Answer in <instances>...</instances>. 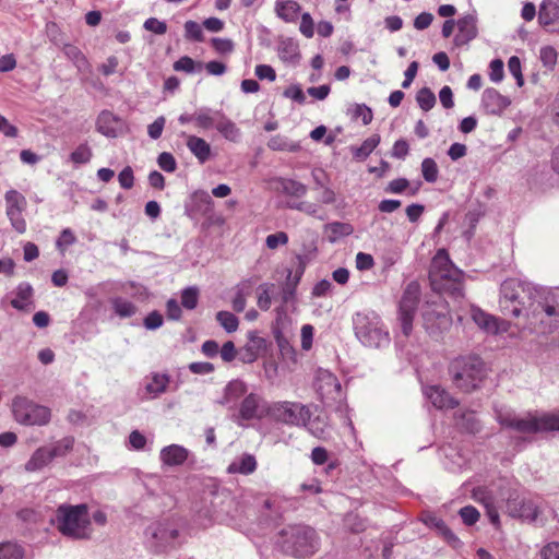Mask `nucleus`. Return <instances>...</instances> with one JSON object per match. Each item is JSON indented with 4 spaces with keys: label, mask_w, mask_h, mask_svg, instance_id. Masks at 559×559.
Listing matches in <instances>:
<instances>
[{
    "label": "nucleus",
    "mask_w": 559,
    "mask_h": 559,
    "mask_svg": "<svg viewBox=\"0 0 559 559\" xmlns=\"http://www.w3.org/2000/svg\"><path fill=\"white\" fill-rule=\"evenodd\" d=\"M551 293L554 290L540 289L518 278H508L500 286V310L504 316L525 317L532 330L549 332L554 328V322H547L540 301H545Z\"/></svg>",
    "instance_id": "1"
},
{
    "label": "nucleus",
    "mask_w": 559,
    "mask_h": 559,
    "mask_svg": "<svg viewBox=\"0 0 559 559\" xmlns=\"http://www.w3.org/2000/svg\"><path fill=\"white\" fill-rule=\"evenodd\" d=\"M498 423L525 438L540 431H559V413L518 415L510 408L496 409Z\"/></svg>",
    "instance_id": "2"
},
{
    "label": "nucleus",
    "mask_w": 559,
    "mask_h": 559,
    "mask_svg": "<svg viewBox=\"0 0 559 559\" xmlns=\"http://www.w3.org/2000/svg\"><path fill=\"white\" fill-rule=\"evenodd\" d=\"M463 272L452 263L448 252L444 249L438 250L429 269L431 288L460 298L463 296Z\"/></svg>",
    "instance_id": "3"
},
{
    "label": "nucleus",
    "mask_w": 559,
    "mask_h": 559,
    "mask_svg": "<svg viewBox=\"0 0 559 559\" xmlns=\"http://www.w3.org/2000/svg\"><path fill=\"white\" fill-rule=\"evenodd\" d=\"M52 523L63 536L72 539H88L93 533L91 515L85 503L60 504L55 512Z\"/></svg>",
    "instance_id": "4"
},
{
    "label": "nucleus",
    "mask_w": 559,
    "mask_h": 559,
    "mask_svg": "<svg viewBox=\"0 0 559 559\" xmlns=\"http://www.w3.org/2000/svg\"><path fill=\"white\" fill-rule=\"evenodd\" d=\"M277 546L288 556L306 558L318 551L319 537L310 526L290 525L280 532Z\"/></svg>",
    "instance_id": "5"
},
{
    "label": "nucleus",
    "mask_w": 559,
    "mask_h": 559,
    "mask_svg": "<svg viewBox=\"0 0 559 559\" xmlns=\"http://www.w3.org/2000/svg\"><path fill=\"white\" fill-rule=\"evenodd\" d=\"M449 372L453 384L468 393L479 388L486 376V368L479 356L463 355L451 361Z\"/></svg>",
    "instance_id": "6"
},
{
    "label": "nucleus",
    "mask_w": 559,
    "mask_h": 559,
    "mask_svg": "<svg viewBox=\"0 0 559 559\" xmlns=\"http://www.w3.org/2000/svg\"><path fill=\"white\" fill-rule=\"evenodd\" d=\"M356 337L368 347H385L390 344V333L374 311L357 312L353 317Z\"/></svg>",
    "instance_id": "7"
},
{
    "label": "nucleus",
    "mask_w": 559,
    "mask_h": 559,
    "mask_svg": "<svg viewBox=\"0 0 559 559\" xmlns=\"http://www.w3.org/2000/svg\"><path fill=\"white\" fill-rule=\"evenodd\" d=\"M144 534L148 547L155 552H163L176 547L179 528L174 520L164 519L150 524Z\"/></svg>",
    "instance_id": "8"
},
{
    "label": "nucleus",
    "mask_w": 559,
    "mask_h": 559,
    "mask_svg": "<svg viewBox=\"0 0 559 559\" xmlns=\"http://www.w3.org/2000/svg\"><path fill=\"white\" fill-rule=\"evenodd\" d=\"M12 413L19 424L26 426H44L51 418V412L48 407L20 395L12 401Z\"/></svg>",
    "instance_id": "9"
},
{
    "label": "nucleus",
    "mask_w": 559,
    "mask_h": 559,
    "mask_svg": "<svg viewBox=\"0 0 559 559\" xmlns=\"http://www.w3.org/2000/svg\"><path fill=\"white\" fill-rule=\"evenodd\" d=\"M269 416L282 424L300 427L309 420V408L298 402H275L269 406Z\"/></svg>",
    "instance_id": "10"
},
{
    "label": "nucleus",
    "mask_w": 559,
    "mask_h": 559,
    "mask_svg": "<svg viewBox=\"0 0 559 559\" xmlns=\"http://www.w3.org/2000/svg\"><path fill=\"white\" fill-rule=\"evenodd\" d=\"M419 305V284L412 282L405 288L400 301L399 320L401 329L405 336H409L413 331V321Z\"/></svg>",
    "instance_id": "11"
},
{
    "label": "nucleus",
    "mask_w": 559,
    "mask_h": 559,
    "mask_svg": "<svg viewBox=\"0 0 559 559\" xmlns=\"http://www.w3.org/2000/svg\"><path fill=\"white\" fill-rule=\"evenodd\" d=\"M507 511L513 518H520L528 522L544 525L543 520L539 519L542 511L533 500L519 498L509 499L507 502Z\"/></svg>",
    "instance_id": "12"
},
{
    "label": "nucleus",
    "mask_w": 559,
    "mask_h": 559,
    "mask_svg": "<svg viewBox=\"0 0 559 559\" xmlns=\"http://www.w3.org/2000/svg\"><path fill=\"white\" fill-rule=\"evenodd\" d=\"M267 403L257 393L245 396L239 407V416L243 420L262 419L269 416Z\"/></svg>",
    "instance_id": "13"
},
{
    "label": "nucleus",
    "mask_w": 559,
    "mask_h": 559,
    "mask_svg": "<svg viewBox=\"0 0 559 559\" xmlns=\"http://www.w3.org/2000/svg\"><path fill=\"white\" fill-rule=\"evenodd\" d=\"M471 318L480 330L488 334L504 333L510 326L507 321L498 319L478 307L471 308Z\"/></svg>",
    "instance_id": "14"
},
{
    "label": "nucleus",
    "mask_w": 559,
    "mask_h": 559,
    "mask_svg": "<svg viewBox=\"0 0 559 559\" xmlns=\"http://www.w3.org/2000/svg\"><path fill=\"white\" fill-rule=\"evenodd\" d=\"M538 23L548 32H559V0H543L540 2Z\"/></svg>",
    "instance_id": "15"
},
{
    "label": "nucleus",
    "mask_w": 559,
    "mask_h": 559,
    "mask_svg": "<svg viewBox=\"0 0 559 559\" xmlns=\"http://www.w3.org/2000/svg\"><path fill=\"white\" fill-rule=\"evenodd\" d=\"M247 338L246 345L240 349L239 359L245 364H251L266 350L267 342L257 331H249Z\"/></svg>",
    "instance_id": "16"
},
{
    "label": "nucleus",
    "mask_w": 559,
    "mask_h": 559,
    "mask_svg": "<svg viewBox=\"0 0 559 559\" xmlns=\"http://www.w3.org/2000/svg\"><path fill=\"white\" fill-rule=\"evenodd\" d=\"M316 386L322 399L336 400L341 395L340 381L328 370L319 372Z\"/></svg>",
    "instance_id": "17"
},
{
    "label": "nucleus",
    "mask_w": 559,
    "mask_h": 559,
    "mask_svg": "<svg viewBox=\"0 0 559 559\" xmlns=\"http://www.w3.org/2000/svg\"><path fill=\"white\" fill-rule=\"evenodd\" d=\"M481 105L487 114L500 115L510 105V100L497 90L486 88L483 92Z\"/></svg>",
    "instance_id": "18"
},
{
    "label": "nucleus",
    "mask_w": 559,
    "mask_h": 559,
    "mask_svg": "<svg viewBox=\"0 0 559 559\" xmlns=\"http://www.w3.org/2000/svg\"><path fill=\"white\" fill-rule=\"evenodd\" d=\"M421 522H424L427 526L435 528L437 533L440 534L444 540L453 548H459L462 546L460 538L447 526L443 520L432 514L421 512Z\"/></svg>",
    "instance_id": "19"
},
{
    "label": "nucleus",
    "mask_w": 559,
    "mask_h": 559,
    "mask_svg": "<svg viewBox=\"0 0 559 559\" xmlns=\"http://www.w3.org/2000/svg\"><path fill=\"white\" fill-rule=\"evenodd\" d=\"M476 23L477 20L472 14L465 15L457 21V34L454 37L456 46L466 45L477 36Z\"/></svg>",
    "instance_id": "20"
},
{
    "label": "nucleus",
    "mask_w": 559,
    "mask_h": 559,
    "mask_svg": "<svg viewBox=\"0 0 559 559\" xmlns=\"http://www.w3.org/2000/svg\"><path fill=\"white\" fill-rule=\"evenodd\" d=\"M170 382L167 373L153 372L144 379V391L146 399H156L165 393Z\"/></svg>",
    "instance_id": "21"
},
{
    "label": "nucleus",
    "mask_w": 559,
    "mask_h": 559,
    "mask_svg": "<svg viewBox=\"0 0 559 559\" xmlns=\"http://www.w3.org/2000/svg\"><path fill=\"white\" fill-rule=\"evenodd\" d=\"M186 145L199 164H205L212 156V148L209 142L197 135H186Z\"/></svg>",
    "instance_id": "22"
},
{
    "label": "nucleus",
    "mask_w": 559,
    "mask_h": 559,
    "mask_svg": "<svg viewBox=\"0 0 559 559\" xmlns=\"http://www.w3.org/2000/svg\"><path fill=\"white\" fill-rule=\"evenodd\" d=\"M34 289L27 282H22L15 289V297L11 300V306L20 311H31L35 305L33 301Z\"/></svg>",
    "instance_id": "23"
},
{
    "label": "nucleus",
    "mask_w": 559,
    "mask_h": 559,
    "mask_svg": "<svg viewBox=\"0 0 559 559\" xmlns=\"http://www.w3.org/2000/svg\"><path fill=\"white\" fill-rule=\"evenodd\" d=\"M188 450L179 444H170L162 449L160 461L168 466H178L188 459Z\"/></svg>",
    "instance_id": "24"
},
{
    "label": "nucleus",
    "mask_w": 559,
    "mask_h": 559,
    "mask_svg": "<svg viewBox=\"0 0 559 559\" xmlns=\"http://www.w3.org/2000/svg\"><path fill=\"white\" fill-rule=\"evenodd\" d=\"M427 400L437 408H453L457 402L453 400L448 392L438 385L427 388L425 391Z\"/></svg>",
    "instance_id": "25"
},
{
    "label": "nucleus",
    "mask_w": 559,
    "mask_h": 559,
    "mask_svg": "<svg viewBox=\"0 0 559 559\" xmlns=\"http://www.w3.org/2000/svg\"><path fill=\"white\" fill-rule=\"evenodd\" d=\"M215 115L217 116V121L215 123L216 130L225 138L227 141L237 142L241 135L240 129L236 126L234 121L227 118L222 111L216 110Z\"/></svg>",
    "instance_id": "26"
},
{
    "label": "nucleus",
    "mask_w": 559,
    "mask_h": 559,
    "mask_svg": "<svg viewBox=\"0 0 559 559\" xmlns=\"http://www.w3.org/2000/svg\"><path fill=\"white\" fill-rule=\"evenodd\" d=\"M275 182L278 190L288 197L300 199L308 192V187L305 183L292 178L278 177Z\"/></svg>",
    "instance_id": "27"
},
{
    "label": "nucleus",
    "mask_w": 559,
    "mask_h": 559,
    "mask_svg": "<svg viewBox=\"0 0 559 559\" xmlns=\"http://www.w3.org/2000/svg\"><path fill=\"white\" fill-rule=\"evenodd\" d=\"M53 461L48 445L40 447L32 454L29 460L25 463L27 472H37L48 466Z\"/></svg>",
    "instance_id": "28"
},
{
    "label": "nucleus",
    "mask_w": 559,
    "mask_h": 559,
    "mask_svg": "<svg viewBox=\"0 0 559 559\" xmlns=\"http://www.w3.org/2000/svg\"><path fill=\"white\" fill-rule=\"evenodd\" d=\"M257 466L258 463L254 455L245 453L229 464L227 472L230 474L250 475L257 469Z\"/></svg>",
    "instance_id": "29"
},
{
    "label": "nucleus",
    "mask_w": 559,
    "mask_h": 559,
    "mask_svg": "<svg viewBox=\"0 0 559 559\" xmlns=\"http://www.w3.org/2000/svg\"><path fill=\"white\" fill-rule=\"evenodd\" d=\"M543 306H540L546 314L544 316L547 319V322L552 321L554 328L559 323V288L554 289L548 297H546L545 301H540Z\"/></svg>",
    "instance_id": "30"
},
{
    "label": "nucleus",
    "mask_w": 559,
    "mask_h": 559,
    "mask_svg": "<svg viewBox=\"0 0 559 559\" xmlns=\"http://www.w3.org/2000/svg\"><path fill=\"white\" fill-rule=\"evenodd\" d=\"M305 427L318 439L325 440L330 435V427L325 416L318 415L314 418L309 416V420H307Z\"/></svg>",
    "instance_id": "31"
},
{
    "label": "nucleus",
    "mask_w": 559,
    "mask_h": 559,
    "mask_svg": "<svg viewBox=\"0 0 559 559\" xmlns=\"http://www.w3.org/2000/svg\"><path fill=\"white\" fill-rule=\"evenodd\" d=\"M247 392V385L243 381L236 379L231 380L225 388L222 404H231L238 401Z\"/></svg>",
    "instance_id": "32"
},
{
    "label": "nucleus",
    "mask_w": 559,
    "mask_h": 559,
    "mask_svg": "<svg viewBox=\"0 0 559 559\" xmlns=\"http://www.w3.org/2000/svg\"><path fill=\"white\" fill-rule=\"evenodd\" d=\"M277 15L285 22H295L298 17L300 5L293 0L278 1L275 7Z\"/></svg>",
    "instance_id": "33"
},
{
    "label": "nucleus",
    "mask_w": 559,
    "mask_h": 559,
    "mask_svg": "<svg viewBox=\"0 0 559 559\" xmlns=\"http://www.w3.org/2000/svg\"><path fill=\"white\" fill-rule=\"evenodd\" d=\"M64 56L73 62L79 71H85L88 68V61L84 53L74 45L66 44L62 48Z\"/></svg>",
    "instance_id": "34"
},
{
    "label": "nucleus",
    "mask_w": 559,
    "mask_h": 559,
    "mask_svg": "<svg viewBox=\"0 0 559 559\" xmlns=\"http://www.w3.org/2000/svg\"><path fill=\"white\" fill-rule=\"evenodd\" d=\"M278 56L284 62L297 63L300 59L298 45L290 39L282 41L278 47Z\"/></svg>",
    "instance_id": "35"
},
{
    "label": "nucleus",
    "mask_w": 559,
    "mask_h": 559,
    "mask_svg": "<svg viewBox=\"0 0 559 559\" xmlns=\"http://www.w3.org/2000/svg\"><path fill=\"white\" fill-rule=\"evenodd\" d=\"M329 233L328 238L330 242H336L340 238L349 236L354 233V228L348 223L333 222L325 226Z\"/></svg>",
    "instance_id": "36"
},
{
    "label": "nucleus",
    "mask_w": 559,
    "mask_h": 559,
    "mask_svg": "<svg viewBox=\"0 0 559 559\" xmlns=\"http://www.w3.org/2000/svg\"><path fill=\"white\" fill-rule=\"evenodd\" d=\"M217 116L211 108L203 107L195 111L194 124L202 130H209L215 127Z\"/></svg>",
    "instance_id": "37"
},
{
    "label": "nucleus",
    "mask_w": 559,
    "mask_h": 559,
    "mask_svg": "<svg viewBox=\"0 0 559 559\" xmlns=\"http://www.w3.org/2000/svg\"><path fill=\"white\" fill-rule=\"evenodd\" d=\"M116 121V117L110 111H102L96 121V129L103 135L116 136V130L111 123Z\"/></svg>",
    "instance_id": "38"
},
{
    "label": "nucleus",
    "mask_w": 559,
    "mask_h": 559,
    "mask_svg": "<svg viewBox=\"0 0 559 559\" xmlns=\"http://www.w3.org/2000/svg\"><path fill=\"white\" fill-rule=\"evenodd\" d=\"M379 143L380 136L378 134H372L366 139L360 146L352 147L354 157L360 160L367 158Z\"/></svg>",
    "instance_id": "39"
},
{
    "label": "nucleus",
    "mask_w": 559,
    "mask_h": 559,
    "mask_svg": "<svg viewBox=\"0 0 559 559\" xmlns=\"http://www.w3.org/2000/svg\"><path fill=\"white\" fill-rule=\"evenodd\" d=\"M74 438L64 437L48 445L52 459L64 457L68 453L73 450Z\"/></svg>",
    "instance_id": "40"
},
{
    "label": "nucleus",
    "mask_w": 559,
    "mask_h": 559,
    "mask_svg": "<svg viewBox=\"0 0 559 559\" xmlns=\"http://www.w3.org/2000/svg\"><path fill=\"white\" fill-rule=\"evenodd\" d=\"M111 306L117 316L120 318H130L135 314L136 307L133 302L121 298L116 297L111 299Z\"/></svg>",
    "instance_id": "41"
},
{
    "label": "nucleus",
    "mask_w": 559,
    "mask_h": 559,
    "mask_svg": "<svg viewBox=\"0 0 559 559\" xmlns=\"http://www.w3.org/2000/svg\"><path fill=\"white\" fill-rule=\"evenodd\" d=\"M456 425L461 429H463L467 432H471V433H475V432L479 431V429H480L479 421H478L475 413L471 412V411L462 413L456 418Z\"/></svg>",
    "instance_id": "42"
},
{
    "label": "nucleus",
    "mask_w": 559,
    "mask_h": 559,
    "mask_svg": "<svg viewBox=\"0 0 559 559\" xmlns=\"http://www.w3.org/2000/svg\"><path fill=\"white\" fill-rule=\"evenodd\" d=\"M275 285L271 283H263L258 287V307L266 311L271 308L272 305V298L271 293L274 289Z\"/></svg>",
    "instance_id": "43"
},
{
    "label": "nucleus",
    "mask_w": 559,
    "mask_h": 559,
    "mask_svg": "<svg viewBox=\"0 0 559 559\" xmlns=\"http://www.w3.org/2000/svg\"><path fill=\"white\" fill-rule=\"evenodd\" d=\"M216 320L227 333L237 331L239 325L238 318L229 311H218L216 313Z\"/></svg>",
    "instance_id": "44"
},
{
    "label": "nucleus",
    "mask_w": 559,
    "mask_h": 559,
    "mask_svg": "<svg viewBox=\"0 0 559 559\" xmlns=\"http://www.w3.org/2000/svg\"><path fill=\"white\" fill-rule=\"evenodd\" d=\"M203 68L202 62H195L192 58L183 56L174 63V70L182 71L186 73H194L201 71Z\"/></svg>",
    "instance_id": "45"
},
{
    "label": "nucleus",
    "mask_w": 559,
    "mask_h": 559,
    "mask_svg": "<svg viewBox=\"0 0 559 559\" xmlns=\"http://www.w3.org/2000/svg\"><path fill=\"white\" fill-rule=\"evenodd\" d=\"M472 497L476 502L483 504L485 509L497 503L492 492L486 487L474 488Z\"/></svg>",
    "instance_id": "46"
},
{
    "label": "nucleus",
    "mask_w": 559,
    "mask_h": 559,
    "mask_svg": "<svg viewBox=\"0 0 559 559\" xmlns=\"http://www.w3.org/2000/svg\"><path fill=\"white\" fill-rule=\"evenodd\" d=\"M287 207L292 210H297L302 212L309 216L318 217L323 219L322 216L319 215V205L317 203L300 201V202H287Z\"/></svg>",
    "instance_id": "47"
},
{
    "label": "nucleus",
    "mask_w": 559,
    "mask_h": 559,
    "mask_svg": "<svg viewBox=\"0 0 559 559\" xmlns=\"http://www.w3.org/2000/svg\"><path fill=\"white\" fill-rule=\"evenodd\" d=\"M0 559H24L22 547L13 543L0 544Z\"/></svg>",
    "instance_id": "48"
},
{
    "label": "nucleus",
    "mask_w": 559,
    "mask_h": 559,
    "mask_svg": "<svg viewBox=\"0 0 559 559\" xmlns=\"http://www.w3.org/2000/svg\"><path fill=\"white\" fill-rule=\"evenodd\" d=\"M93 156L91 147L86 144H80L71 154L70 160L76 165L87 164Z\"/></svg>",
    "instance_id": "49"
},
{
    "label": "nucleus",
    "mask_w": 559,
    "mask_h": 559,
    "mask_svg": "<svg viewBox=\"0 0 559 559\" xmlns=\"http://www.w3.org/2000/svg\"><path fill=\"white\" fill-rule=\"evenodd\" d=\"M185 37L188 40L202 43L204 41V34L202 26L195 21H187L185 23Z\"/></svg>",
    "instance_id": "50"
},
{
    "label": "nucleus",
    "mask_w": 559,
    "mask_h": 559,
    "mask_svg": "<svg viewBox=\"0 0 559 559\" xmlns=\"http://www.w3.org/2000/svg\"><path fill=\"white\" fill-rule=\"evenodd\" d=\"M7 210H16V209H25L26 199L25 197L16 190H9L4 195Z\"/></svg>",
    "instance_id": "51"
},
{
    "label": "nucleus",
    "mask_w": 559,
    "mask_h": 559,
    "mask_svg": "<svg viewBox=\"0 0 559 559\" xmlns=\"http://www.w3.org/2000/svg\"><path fill=\"white\" fill-rule=\"evenodd\" d=\"M24 209L7 210V216L12 227L19 233L24 234L26 231V222L22 216Z\"/></svg>",
    "instance_id": "52"
},
{
    "label": "nucleus",
    "mask_w": 559,
    "mask_h": 559,
    "mask_svg": "<svg viewBox=\"0 0 559 559\" xmlns=\"http://www.w3.org/2000/svg\"><path fill=\"white\" fill-rule=\"evenodd\" d=\"M267 146L273 151H289L296 152L299 148L298 144L289 143L286 139L281 135H275L270 139Z\"/></svg>",
    "instance_id": "53"
},
{
    "label": "nucleus",
    "mask_w": 559,
    "mask_h": 559,
    "mask_svg": "<svg viewBox=\"0 0 559 559\" xmlns=\"http://www.w3.org/2000/svg\"><path fill=\"white\" fill-rule=\"evenodd\" d=\"M459 515L462 519V522L467 525L472 526L475 523L478 522L480 518L479 511L473 507V506H466L460 509Z\"/></svg>",
    "instance_id": "54"
},
{
    "label": "nucleus",
    "mask_w": 559,
    "mask_h": 559,
    "mask_svg": "<svg viewBox=\"0 0 559 559\" xmlns=\"http://www.w3.org/2000/svg\"><path fill=\"white\" fill-rule=\"evenodd\" d=\"M438 166L431 158L421 162V175L428 182H435L438 178Z\"/></svg>",
    "instance_id": "55"
},
{
    "label": "nucleus",
    "mask_w": 559,
    "mask_h": 559,
    "mask_svg": "<svg viewBox=\"0 0 559 559\" xmlns=\"http://www.w3.org/2000/svg\"><path fill=\"white\" fill-rule=\"evenodd\" d=\"M539 59L544 67L554 69L557 63V51L551 46H544L539 50Z\"/></svg>",
    "instance_id": "56"
},
{
    "label": "nucleus",
    "mask_w": 559,
    "mask_h": 559,
    "mask_svg": "<svg viewBox=\"0 0 559 559\" xmlns=\"http://www.w3.org/2000/svg\"><path fill=\"white\" fill-rule=\"evenodd\" d=\"M199 292L195 287H187L181 294V304L186 309L193 310L198 305Z\"/></svg>",
    "instance_id": "57"
},
{
    "label": "nucleus",
    "mask_w": 559,
    "mask_h": 559,
    "mask_svg": "<svg viewBox=\"0 0 559 559\" xmlns=\"http://www.w3.org/2000/svg\"><path fill=\"white\" fill-rule=\"evenodd\" d=\"M352 111V116L354 119H361L362 123L369 124L372 121V111L371 109L366 106L365 104H356Z\"/></svg>",
    "instance_id": "58"
},
{
    "label": "nucleus",
    "mask_w": 559,
    "mask_h": 559,
    "mask_svg": "<svg viewBox=\"0 0 559 559\" xmlns=\"http://www.w3.org/2000/svg\"><path fill=\"white\" fill-rule=\"evenodd\" d=\"M157 165L166 173H174L177 169L176 158L168 152H163L158 155Z\"/></svg>",
    "instance_id": "59"
},
{
    "label": "nucleus",
    "mask_w": 559,
    "mask_h": 559,
    "mask_svg": "<svg viewBox=\"0 0 559 559\" xmlns=\"http://www.w3.org/2000/svg\"><path fill=\"white\" fill-rule=\"evenodd\" d=\"M508 69H509V72L514 76V79L516 80V84L519 87L523 86L524 84V78H523V74H522V69H521V60L519 57L516 56H512L509 61H508Z\"/></svg>",
    "instance_id": "60"
},
{
    "label": "nucleus",
    "mask_w": 559,
    "mask_h": 559,
    "mask_svg": "<svg viewBox=\"0 0 559 559\" xmlns=\"http://www.w3.org/2000/svg\"><path fill=\"white\" fill-rule=\"evenodd\" d=\"M504 66L502 60L500 59H493L489 63V79L493 83H500L503 80L504 76Z\"/></svg>",
    "instance_id": "61"
},
{
    "label": "nucleus",
    "mask_w": 559,
    "mask_h": 559,
    "mask_svg": "<svg viewBox=\"0 0 559 559\" xmlns=\"http://www.w3.org/2000/svg\"><path fill=\"white\" fill-rule=\"evenodd\" d=\"M211 44L213 48L221 55H227L233 52L234 43L228 38H212Z\"/></svg>",
    "instance_id": "62"
},
{
    "label": "nucleus",
    "mask_w": 559,
    "mask_h": 559,
    "mask_svg": "<svg viewBox=\"0 0 559 559\" xmlns=\"http://www.w3.org/2000/svg\"><path fill=\"white\" fill-rule=\"evenodd\" d=\"M283 96L286 98H290L298 104H304L306 102V96L300 85L293 84L288 86L284 92Z\"/></svg>",
    "instance_id": "63"
},
{
    "label": "nucleus",
    "mask_w": 559,
    "mask_h": 559,
    "mask_svg": "<svg viewBox=\"0 0 559 559\" xmlns=\"http://www.w3.org/2000/svg\"><path fill=\"white\" fill-rule=\"evenodd\" d=\"M542 559H559V543L552 542L548 543L540 550Z\"/></svg>",
    "instance_id": "64"
}]
</instances>
